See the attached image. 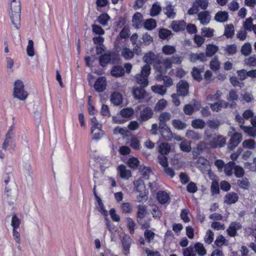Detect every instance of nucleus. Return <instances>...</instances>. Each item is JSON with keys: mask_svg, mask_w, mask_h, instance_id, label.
Masks as SVG:
<instances>
[{"mask_svg": "<svg viewBox=\"0 0 256 256\" xmlns=\"http://www.w3.org/2000/svg\"><path fill=\"white\" fill-rule=\"evenodd\" d=\"M166 72L164 73H160V74H158L157 76L158 80L162 79L166 86H170L173 84V82L172 78L166 76H162V74H165Z\"/></svg>", "mask_w": 256, "mask_h": 256, "instance_id": "obj_41", "label": "nucleus"}, {"mask_svg": "<svg viewBox=\"0 0 256 256\" xmlns=\"http://www.w3.org/2000/svg\"><path fill=\"white\" fill-rule=\"evenodd\" d=\"M122 100V97L120 94L114 92L111 95L110 101L115 106H118Z\"/></svg>", "mask_w": 256, "mask_h": 256, "instance_id": "obj_28", "label": "nucleus"}, {"mask_svg": "<svg viewBox=\"0 0 256 256\" xmlns=\"http://www.w3.org/2000/svg\"><path fill=\"white\" fill-rule=\"evenodd\" d=\"M218 48L213 44H208L206 49V54L208 56H212L218 51Z\"/></svg>", "mask_w": 256, "mask_h": 256, "instance_id": "obj_52", "label": "nucleus"}, {"mask_svg": "<svg viewBox=\"0 0 256 256\" xmlns=\"http://www.w3.org/2000/svg\"><path fill=\"white\" fill-rule=\"evenodd\" d=\"M26 52L29 56L32 57L34 55V42L31 40L28 41V44L26 47Z\"/></svg>", "mask_w": 256, "mask_h": 256, "instance_id": "obj_63", "label": "nucleus"}, {"mask_svg": "<svg viewBox=\"0 0 256 256\" xmlns=\"http://www.w3.org/2000/svg\"><path fill=\"white\" fill-rule=\"evenodd\" d=\"M166 105H167V102L165 100H164V99L160 100L156 104L154 108V110L156 112H158L160 110H162L166 107Z\"/></svg>", "mask_w": 256, "mask_h": 256, "instance_id": "obj_49", "label": "nucleus"}, {"mask_svg": "<svg viewBox=\"0 0 256 256\" xmlns=\"http://www.w3.org/2000/svg\"><path fill=\"white\" fill-rule=\"evenodd\" d=\"M164 14L168 18H174L176 16V12L174 6L171 4H168L164 9Z\"/></svg>", "mask_w": 256, "mask_h": 256, "instance_id": "obj_30", "label": "nucleus"}, {"mask_svg": "<svg viewBox=\"0 0 256 256\" xmlns=\"http://www.w3.org/2000/svg\"><path fill=\"white\" fill-rule=\"evenodd\" d=\"M173 126L179 130H184L186 128L187 124L180 120H174L172 122Z\"/></svg>", "mask_w": 256, "mask_h": 256, "instance_id": "obj_45", "label": "nucleus"}, {"mask_svg": "<svg viewBox=\"0 0 256 256\" xmlns=\"http://www.w3.org/2000/svg\"><path fill=\"white\" fill-rule=\"evenodd\" d=\"M144 60L146 64H153L154 68L160 73H164L168 69L171 68V61L169 58H162L152 52L146 54Z\"/></svg>", "mask_w": 256, "mask_h": 256, "instance_id": "obj_1", "label": "nucleus"}, {"mask_svg": "<svg viewBox=\"0 0 256 256\" xmlns=\"http://www.w3.org/2000/svg\"><path fill=\"white\" fill-rule=\"evenodd\" d=\"M214 233L210 230H208L204 237V240L208 244H210L214 240Z\"/></svg>", "mask_w": 256, "mask_h": 256, "instance_id": "obj_56", "label": "nucleus"}, {"mask_svg": "<svg viewBox=\"0 0 256 256\" xmlns=\"http://www.w3.org/2000/svg\"><path fill=\"white\" fill-rule=\"evenodd\" d=\"M244 64L250 66H256V54H253L244 60Z\"/></svg>", "mask_w": 256, "mask_h": 256, "instance_id": "obj_51", "label": "nucleus"}, {"mask_svg": "<svg viewBox=\"0 0 256 256\" xmlns=\"http://www.w3.org/2000/svg\"><path fill=\"white\" fill-rule=\"evenodd\" d=\"M162 52L166 55H172L176 52V50L174 46L166 45L162 47Z\"/></svg>", "mask_w": 256, "mask_h": 256, "instance_id": "obj_46", "label": "nucleus"}, {"mask_svg": "<svg viewBox=\"0 0 256 256\" xmlns=\"http://www.w3.org/2000/svg\"><path fill=\"white\" fill-rule=\"evenodd\" d=\"M162 10V8L158 2L154 3L150 10V14L152 16H158Z\"/></svg>", "mask_w": 256, "mask_h": 256, "instance_id": "obj_42", "label": "nucleus"}, {"mask_svg": "<svg viewBox=\"0 0 256 256\" xmlns=\"http://www.w3.org/2000/svg\"><path fill=\"white\" fill-rule=\"evenodd\" d=\"M234 34V28L232 24H226L224 26V36L228 38H232Z\"/></svg>", "mask_w": 256, "mask_h": 256, "instance_id": "obj_25", "label": "nucleus"}, {"mask_svg": "<svg viewBox=\"0 0 256 256\" xmlns=\"http://www.w3.org/2000/svg\"><path fill=\"white\" fill-rule=\"evenodd\" d=\"M10 14L12 23L18 28L20 22L21 6L20 0H10Z\"/></svg>", "mask_w": 256, "mask_h": 256, "instance_id": "obj_2", "label": "nucleus"}, {"mask_svg": "<svg viewBox=\"0 0 256 256\" xmlns=\"http://www.w3.org/2000/svg\"><path fill=\"white\" fill-rule=\"evenodd\" d=\"M226 240L222 235H220L216 237L214 241V244L218 248H221L226 242Z\"/></svg>", "mask_w": 256, "mask_h": 256, "instance_id": "obj_64", "label": "nucleus"}, {"mask_svg": "<svg viewBox=\"0 0 256 256\" xmlns=\"http://www.w3.org/2000/svg\"><path fill=\"white\" fill-rule=\"evenodd\" d=\"M150 73V67L148 64H145L142 68L140 74L136 76V82L142 88L146 87L148 85V76Z\"/></svg>", "mask_w": 256, "mask_h": 256, "instance_id": "obj_3", "label": "nucleus"}, {"mask_svg": "<svg viewBox=\"0 0 256 256\" xmlns=\"http://www.w3.org/2000/svg\"><path fill=\"white\" fill-rule=\"evenodd\" d=\"M235 166V163L233 162H230L225 164L224 167V172L226 176H230L233 174V170Z\"/></svg>", "mask_w": 256, "mask_h": 256, "instance_id": "obj_35", "label": "nucleus"}, {"mask_svg": "<svg viewBox=\"0 0 256 256\" xmlns=\"http://www.w3.org/2000/svg\"><path fill=\"white\" fill-rule=\"evenodd\" d=\"M229 15L226 11H218L216 13L214 19L218 22H224L228 21Z\"/></svg>", "mask_w": 256, "mask_h": 256, "instance_id": "obj_21", "label": "nucleus"}, {"mask_svg": "<svg viewBox=\"0 0 256 256\" xmlns=\"http://www.w3.org/2000/svg\"><path fill=\"white\" fill-rule=\"evenodd\" d=\"M242 226L238 222H232L226 230L228 234L231 237L235 236L237 234V231L240 229Z\"/></svg>", "mask_w": 256, "mask_h": 256, "instance_id": "obj_10", "label": "nucleus"}, {"mask_svg": "<svg viewBox=\"0 0 256 256\" xmlns=\"http://www.w3.org/2000/svg\"><path fill=\"white\" fill-rule=\"evenodd\" d=\"M202 70L198 69L196 68H194L192 72V76L193 78L198 82H200L202 80V76L201 75Z\"/></svg>", "mask_w": 256, "mask_h": 256, "instance_id": "obj_57", "label": "nucleus"}, {"mask_svg": "<svg viewBox=\"0 0 256 256\" xmlns=\"http://www.w3.org/2000/svg\"><path fill=\"white\" fill-rule=\"evenodd\" d=\"M152 214L154 218L160 219L162 216V212L156 205L152 206Z\"/></svg>", "mask_w": 256, "mask_h": 256, "instance_id": "obj_48", "label": "nucleus"}, {"mask_svg": "<svg viewBox=\"0 0 256 256\" xmlns=\"http://www.w3.org/2000/svg\"><path fill=\"white\" fill-rule=\"evenodd\" d=\"M252 51V46L249 42L245 43L241 48V53L244 56H249Z\"/></svg>", "mask_w": 256, "mask_h": 256, "instance_id": "obj_40", "label": "nucleus"}, {"mask_svg": "<svg viewBox=\"0 0 256 256\" xmlns=\"http://www.w3.org/2000/svg\"><path fill=\"white\" fill-rule=\"evenodd\" d=\"M171 25L172 30L176 32L184 30L186 27V23L184 20H174Z\"/></svg>", "mask_w": 256, "mask_h": 256, "instance_id": "obj_16", "label": "nucleus"}, {"mask_svg": "<svg viewBox=\"0 0 256 256\" xmlns=\"http://www.w3.org/2000/svg\"><path fill=\"white\" fill-rule=\"evenodd\" d=\"M223 94L220 90H217L216 92L213 94H209L206 97L208 101L214 102L221 100L220 98Z\"/></svg>", "mask_w": 256, "mask_h": 256, "instance_id": "obj_32", "label": "nucleus"}, {"mask_svg": "<svg viewBox=\"0 0 256 256\" xmlns=\"http://www.w3.org/2000/svg\"><path fill=\"white\" fill-rule=\"evenodd\" d=\"M139 163L140 161L135 157L131 158L128 160V166L134 169H136L138 168Z\"/></svg>", "mask_w": 256, "mask_h": 256, "instance_id": "obj_62", "label": "nucleus"}, {"mask_svg": "<svg viewBox=\"0 0 256 256\" xmlns=\"http://www.w3.org/2000/svg\"><path fill=\"white\" fill-rule=\"evenodd\" d=\"M182 254L184 256H196L195 250L193 246L190 245L182 249Z\"/></svg>", "mask_w": 256, "mask_h": 256, "instance_id": "obj_53", "label": "nucleus"}, {"mask_svg": "<svg viewBox=\"0 0 256 256\" xmlns=\"http://www.w3.org/2000/svg\"><path fill=\"white\" fill-rule=\"evenodd\" d=\"M144 26L146 30H151L156 27V22L153 18L148 19L144 23Z\"/></svg>", "mask_w": 256, "mask_h": 256, "instance_id": "obj_37", "label": "nucleus"}, {"mask_svg": "<svg viewBox=\"0 0 256 256\" xmlns=\"http://www.w3.org/2000/svg\"><path fill=\"white\" fill-rule=\"evenodd\" d=\"M195 253H197L199 256H204L206 254V250L204 248V244L200 242H196L193 246Z\"/></svg>", "mask_w": 256, "mask_h": 256, "instance_id": "obj_26", "label": "nucleus"}, {"mask_svg": "<svg viewBox=\"0 0 256 256\" xmlns=\"http://www.w3.org/2000/svg\"><path fill=\"white\" fill-rule=\"evenodd\" d=\"M154 112L152 109L148 106L142 108L140 112V118L142 121H146L152 118Z\"/></svg>", "mask_w": 256, "mask_h": 256, "instance_id": "obj_13", "label": "nucleus"}, {"mask_svg": "<svg viewBox=\"0 0 256 256\" xmlns=\"http://www.w3.org/2000/svg\"><path fill=\"white\" fill-rule=\"evenodd\" d=\"M124 68L120 66H115L112 67L110 74L113 76L118 78L123 76L124 74Z\"/></svg>", "mask_w": 256, "mask_h": 256, "instance_id": "obj_22", "label": "nucleus"}, {"mask_svg": "<svg viewBox=\"0 0 256 256\" xmlns=\"http://www.w3.org/2000/svg\"><path fill=\"white\" fill-rule=\"evenodd\" d=\"M176 88L178 95L186 96L188 92L189 84L186 81L181 80L177 84Z\"/></svg>", "mask_w": 256, "mask_h": 256, "instance_id": "obj_8", "label": "nucleus"}, {"mask_svg": "<svg viewBox=\"0 0 256 256\" xmlns=\"http://www.w3.org/2000/svg\"><path fill=\"white\" fill-rule=\"evenodd\" d=\"M198 20L202 25H207L210 22V16L208 11H202L198 14Z\"/></svg>", "mask_w": 256, "mask_h": 256, "instance_id": "obj_15", "label": "nucleus"}, {"mask_svg": "<svg viewBox=\"0 0 256 256\" xmlns=\"http://www.w3.org/2000/svg\"><path fill=\"white\" fill-rule=\"evenodd\" d=\"M225 51L228 55H233L237 52V46L235 44L228 45L225 48Z\"/></svg>", "mask_w": 256, "mask_h": 256, "instance_id": "obj_58", "label": "nucleus"}, {"mask_svg": "<svg viewBox=\"0 0 256 256\" xmlns=\"http://www.w3.org/2000/svg\"><path fill=\"white\" fill-rule=\"evenodd\" d=\"M146 93V90L141 88H136L133 90V95L136 99L144 98Z\"/></svg>", "mask_w": 256, "mask_h": 256, "instance_id": "obj_31", "label": "nucleus"}, {"mask_svg": "<svg viewBox=\"0 0 256 256\" xmlns=\"http://www.w3.org/2000/svg\"><path fill=\"white\" fill-rule=\"evenodd\" d=\"M186 135L188 138L194 140H198L202 138V136L199 133L193 130H188Z\"/></svg>", "mask_w": 256, "mask_h": 256, "instance_id": "obj_38", "label": "nucleus"}, {"mask_svg": "<svg viewBox=\"0 0 256 256\" xmlns=\"http://www.w3.org/2000/svg\"><path fill=\"white\" fill-rule=\"evenodd\" d=\"M228 136L230 138L228 143V146L230 150H232L242 142V134L235 132V129L232 128V131L228 132Z\"/></svg>", "mask_w": 256, "mask_h": 256, "instance_id": "obj_5", "label": "nucleus"}, {"mask_svg": "<svg viewBox=\"0 0 256 256\" xmlns=\"http://www.w3.org/2000/svg\"><path fill=\"white\" fill-rule=\"evenodd\" d=\"M110 18V16L107 14H102L98 18V22L102 25L105 26L107 24Z\"/></svg>", "mask_w": 256, "mask_h": 256, "instance_id": "obj_55", "label": "nucleus"}, {"mask_svg": "<svg viewBox=\"0 0 256 256\" xmlns=\"http://www.w3.org/2000/svg\"><path fill=\"white\" fill-rule=\"evenodd\" d=\"M138 210L136 216L138 219L142 220L147 214V207L146 205L138 204L136 206Z\"/></svg>", "mask_w": 256, "mask_h": 256, "instance_id": "obj_24", "label": "nucleus"}, {"mask_svg": "<svg viewBox=\"0 0 256 256\" xmlns=\"http://www.w3.org/2000/svg\"><path fill=\"white\" fill-rule=\"evenodd\" d=\"M242 146L246 148L254 149L256 146V143L254 140L248 139L242 142Z\"/></svg>", "mask_w": 256, "mask_h": 256, "instance_id": "obj_47", "label": "nucleus"}, {"mask_svg": "<svg viewBox=\"0 0 256 256\" xmlns=\"http://www.w3.org/2000/svg\"><path fill=\"white\" fill-rule=\"evenodd\" d=\"M192 126L194 128L203 129L206 126L205 122L200 118L195 119L192 122Z\"/></svg>", "mask_w": 256, "mask_h": 256, "instance_id": "obj_34", "label": "nucleus"}, {"mask_svg": "<svg viewBox=\"0 0 256 256\" xmlns=\"http://www.w3.org/2000/svg\"><path fill=\"white\" fill-rule=\"evenodd\" d=\"M106 82L104 77H99L96 81L94 88L96 91L98 92H102L104 91L106 88Z\"/></svg>", "mask_w": 256, "mask_h": 256, "instance_id": "obj_12", "label": "nucleus"}, {"mask_svg": "<svg viewBox=\"0 0 256 256\" xmlns=\"http://www.w3.org/2000/svg\"><path fill=\"white\" fill-rule=\"evenodd\" d=\"M134 114V110L132 108H126L120 111V115L125 118H129Z\"/></svg>", "mask_w": 256, "mask_h": 256, "instance_id": "obj_43", "label": "nucleus"}, {"mask_svg": "<svg viewBox=\"0 0 256 256\" xmlns=\"http://www.w3.org/2000/svg\"><path fill=\"white\" fill-rule=\"evenodd\" d=\"M13 96L20 100H25L28 96L27 92L24 90L23 82L20 80H17L14 82Z\"/></svg>", "mask_w": 256, "mask_h": 256, "instance_id": "obj_4", "label": "nucleus"}, {"mask_svg": "<svg viewBox=\"0 0 256 256\" xmlns=\"http://www.w3.org/2000/svg\"><path fill=\"white\" fill-rule=\"evenodd\" d=\"M240 128L249 136L254 138L256 136V128L252 126H244L243 125H240Z\"/></svg>", "mask_w": 256, "mask_h": 256, "instance_id": "obj_29", "label": "nucleus"}, {"mask_svg": "<svg viewBox=\"0 0 256 256\" xmlns=\"http://www.w3.org/2000/svg\"><path fill=\"white\" fill-rule=\"evenodd\" d=\"M172 116L170 112H162L158 117L159 124L158 126H166V122L169 121L171 118Z\"/></svg>", "mask_w": 256, "mask_h": 256, "instance_id": "obj_23", "label": "nucleus"}, {"mask_svg": "<svg viewBox=\"0 0 256 256\" xmlns=\"http://www.w3.org/2000/svg\"><path fill=\"white\" fill-rule=\"evenodd\" d=\"M142 15L138 12L134 14L132 16V26L136 28H140L142 25Z\"/></svg>", "mask_w": 256, "mask_h": 256, "instance_id": "obj_17", "label": "nucleus"}, {"mask_svg": "<svg viewBox=\"0 0 256 256\" xmlns=\"http://www.w3.org/2000/svg\"><path fill=\"white\" fill-rule=\"evenodd\" d=\"M121 211L122 213L130 214L133 210V207L130 202H123L120 206Z\"/></svg>", "mask_w": 256, "mask_h": 256, "instance_id": "obj_44", "label": "nucleus"}, {"mask_svg": "<svg viewBox=\"0 0 256 256\" xmlns=\"http://www.w3.org/2000/svg\"><path fill=\"white\" fill-rule=\"evenodd\" d=\"M156 197L158 202L161 204H165L170 202V196L164 191H158L157 193Z\"/></svg>", "mask_w": 256, "mask_h": 256, "instance_id": "obj_20", "label": "nucleus"}, {"mask_svg": "<svg viewBox=\"0 0 256 256\" xmlns=\"http://www.w3.org/2000/svg\"><path fill=\"white\" fill-rule=\"evenodd\" d=\"M238 200V196L236 193L234 192H228L224 198V202L228 204H235Z\"/></svg>", "mask_w": 256, "mask_h": 256, "instance_id": "obj_18", "label": "nucleus"}, {"mask_svg": "<svg viewBox=\"0 0 256 256\" xmlns=\"http://www.w3.org/2000/svg\"><path fill=\"white\" fill-rule=\"evenodd\" d=\"M198 8L203 10L207 8L208 6V0H196L194 2Z\"/></svg>", "mask_w": 256, "mask_h": 256, "instance_id": "obj_60", "label": "nucleus"}, {"mask_svg": "<svg viewBox=\"0 0 256 256\" xmlns=\"http://www.w3.org/2000/svg\"><path fill=\"white\" fill-rule=\"evenodd\" d=\"M118 170L121 178L128 180L132 176L131 171L128 170L124 165L122 164L118 168Z\"/></svg>", "mask_w": 256, "mask_h": 256, "instance_id": "obj_19", "label": "nucleus"}, {"mask_svg": "<svg viewBox=\"0 0 256 256\" xmlns=\"http://www.w3.org/2000/svg\"><path fill=\"white\" fill-rule=\"evenodd\" d=\"M121 55L126 60L132 59L134 56V52L127 48H124L122 50Z\"/></svg>", "mask_w": 256, "mask_h": 256, "instance_id": "obj_39", "label": "nucleus"}, {"mask_svg": "<svg viewBox=\"0 0 256 256\" xmlns=\"http://www.w3.org/2000/svg\"><path fill=\"white\" fill-rule=\"evenodd\" d=\"M91 134L92 140H98L102 137L104 132L102 130V127L96 128H91Z\"/></svg>", "mask_w": 256, "mask_h": 256, "instance_id": "obj_27", "label": "nucleus"}, {"mask_svg": "<svg viewBox=\"0 0 256 256\" xmlns=\"http://www.w3.org/2000/svg\"><path fill=\"white\" fill-rule=\"evenodd\" d=\"M134 184L135 188L138 192H142L144 188V184L143 180L138 178L134 182Z\"/></svg>", "mask_w": 256, "mask_h": 256, "instance_id": "obj_59", "label": "nucleus"}, {"mask_svg": "<svg viewBox=\"0 0 256 256\" xmlns=\"http://www.w3.org/2000/svg\"><path fill=\"white\" fill-rule=\"evenodd\" d=\"M214 30L210 28L204 27L201 30L202 36L206 38H211L214 36Z\"/></svg>", "mask_w": 256, "mask_h": 256, "instance_id": "obj_50", "label": "nucleus"}, {"mask_svg": "<svg viewBox=\"0 0 256 256\" xmlns=\"http://www.w3.org/2000/svg\"><path fill=\"white\" fill-rule=\"evenodd\" d=\"M226 143V138L221 135L214 134L212 140H210L208 144L210 148H216L224 146Z\"/></svg>", "mask_w": 256, "mask_h": 256, "instance_id": "obj_7", "label": "nucleus"}, {"mask_svg": "<svg viewBox=\"0 0 256 256\" xmlns=\"http://www.w3.org/2000/svg\"><path fill=\"white\" fill-rule=\"evenodd\" d=\"M196 164L197 168L203 173L209 171L210 169L208 160L203 158H200L198 160Z\"/></svg>", "mask_w": 256, "mask_h": 256, "instance_id": "obj_11", "label": "nucleus"}, {"mask_svg": "<svg viewBox=\"0 0 256 256\" xmlns=\"http://www.w3.org/2000/svg\"><path fill=\"white\" fill-rule=\"evenodd\" d=\"M170 150V146L168 143L162 142L158 147V152L161 154L166 155Z\"/></svg>", "mask_w": 256, "mask_h": 256, "instance_id": "obj_33", "label": "nucleus"}, {"mask_svg": "<svg viewBox=\"0 0 256 256\" xmlns=\"http://www.w3.org/2000/svg\"><path fill=\"white\" fill-rule=\"evenodd\" d=\"M238 98V96L236 92L234 90H230L226 97V98L228 101H232V102H236L235 101L237 100Z\"/></svg>", "mask_w": 256, "mask_h": 256, "instance_id": "obj_61", "label": "nucleus"}, {"mask_svg": "<svg viewBox=\"0 0 256 256\" xmlns=\"http://www.w3.org/2000/svg\"><path fill=\"white\" fill-rule=\"evenodd\" d=\"M236 106V102H232L230 104L224 100H221L217 101L216 102L211 104H210V108L211 110L214 112H218L222 108H226L228 107L234 108Z\"/></svg>", "mask_w": 256, "mask_h": 256, "instance_id": "obj_6", "label": "nucleus"}, {"mask_svg": "<svg viewBox=\"0 0 256 256\" xmlns=\"http://www.w3.org/2000/svg\"><path fill=\"white\" fill-rule=\"evenodd\" d=\"M113 52L108 51L104 54H102L99 58L100 64L102 67L106 66L109 62H110L113 56Z\"/></svg>", "mask_w": 256, "mask_h": 256, "instance_id": "obj_14", "label": "nucleus"}, {"mask_svg": "<svg viewBox=\"0 0 256 256\" xmlns=\"http://www.w3.org/2000/svg\"><path fill=\"white\" fill-rule=\"evenodd\" d=\"M140 172L143 178L146 180L148 179L150 174L152 172L150 168L146 166L140 167Z\"/></svg>", "mask_w": 256, "mask_h": 256, "instance_id": "obj_54", "label": "nucleus"}, {"mask_svg": "<svg viewBox=\"0 0 256 256\" xmlns=\"http://www.w3.org/2000/svg\"><path fill=\"white\" fill-rule=\"evenodd\" d=\"M159 132L162 138L167 141H170L173 138L172 130L167 126H158Z\"/></svg>", "mask_w": 256, "mask_h": 256, "instance_id": "obj_9", "label": "nucleus"}, {"mask_svg": "<svg viewBox=\"0 0 256 256\" xmlns=\"http://www.w3.org/2000/svg\"><path fill=\"white\" fill-rule=\"evenodd\" d=\"M151 89L154 93L160 94L162 96L164 95L166 92V86L162 85L153 86L151 87Z\"/></svg>", "mask_w": 256, "mask_h": 256, "instance_id": "obj_36", "label": "nucleus"}]
</instances>
